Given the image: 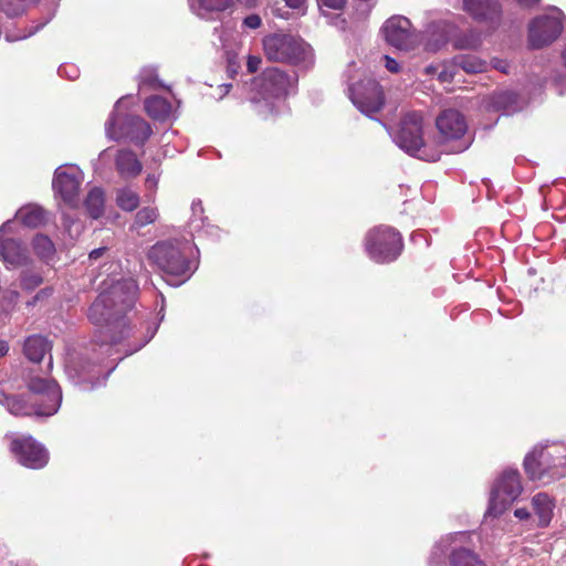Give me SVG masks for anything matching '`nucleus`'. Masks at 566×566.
I'll return each mask as SVG.
<instances>
[{
    "label": "nucleus",
    "mask_w": 566,
    "mask_h": 566,
    "mask_svg": "<svg viewBox=\"0 0 566 566\" xmlns=\"http://www.w3.org/2000/svg\"><path fill=\"white\" fill-rule=\"evenodd\" d=\"M559 19L541 15L532 20L528 27V44L532 49H542L553 43L562 33Z\"/></svg>",
    "instance_id": "nucleus-12"
},
{
    "label": "nucleus",
    "mask_w": 566,
    "mask_h": 566,
    "mask_svg": "<svg viewBox=\"0 0 566 566\" xmlns=\"http://www.w3.org/2000/svg\"><path fill=\"white\" fill-rule=\"evenodd\" d=\"M43 283V277L39 273L23 272L20 285L23 290L32 291Z\"/></svg>",
    "instance_id": "nucleus-32"
},
{
    "label": "nucleus",
    "mask_w": 566,
    "mask_h": 566,
    "mask_svg": "<svg viewBox=\"0 0 566 566\" xmlns=\"http://www.w3.org/2000/svg\"><path fill=\"white\" fill-rule=\"evenodd\" d=\"M382 31L386 41L397 49H408L412 42L411 22L405 17H391L388 19Z\"/></svg>",
    "instance_id": "nucleus-16"
},
{
    "label": "nucleus",
    "mask_w": 566,
    "mask_h": 566,
    "mask_svg": "<svg viewBox=\"0 0 566 566\" xmlns=\"http://www.w3.org/2000/svg\"><path fill=\"white\" fill-rule=\"evenodd\" d=\"M138 284L134 279L120 280L102 292L88 308V319L98 329L94 340L98 345H114L129 336L125 316L134 307Z\"/></svg>",
    "instance_id": "nucleus-1"
},
{
    "label": "nucleus",
    "mask_w": 566,
    "mask_h": 566,
    "mask_svg": "<svg viewBox=\"0 0 566 566\" xmlns=\"http://www.w3.org/2000/svg\"><path fill=\"white\" fill-rule=\"evenodd\" d=\"M436 126L439 132L440 143L459 140L468 129L463 114L453 108L442 111L436 119Z\"/></svg>",
    "instance_id": "nucleus-14"
},
{
    "label": "nucleus",
    "mask_w": 566,
    "mask_h": 566,
    "mask_svg": "<svg viewBox=\"0 0 566 566\" xmlns=\"http://www.w3.org/2000/svg\"><path fill=\"white\" fill-rule=\"evenodd\" d=\"M458 74V69L454 65V60L450 65L443 64L442 69L438 72V80L442 83H450Z\"/></svg>",
    "instance_id": "nucleus-34"
},
{
    "label": "nucleus",
    "mask_w": 566,
    "mask_h": 566,
    "mask_svg": "<svg viewBox=\"0 0 566 566\" xmlns=\"http://www.w3.org/2000/svg\"><path fill=\"white\" fill-rule=\"evenodd\" d=\"M262 46L268 61L290 65L304 62L311 49L302 36L289 32H274L265 35Z\"/></svg>",
    "instance_id": "nucleus-3"
},
{
    "label": "nucleus",
    "mask_w": 566,
    "mask_h": 566,
    "mask_svg": "<svg viewBox=\"0 0 566 566\" xmlns=\"http://www.w3.org/2000/svg\"><path fill=\"white\" fill-rule=\"evenodd\" d=\"M350 99L364 114L378 113L385 104L382 87L375 80H363L349 88Z\"/></svg>",
    "instance_id": "nucleus-10"
},
{
    "label": "nucleus",
    "mask_w": 566,
    "mask_h": 566,
    "mask_svg": "<svg viewBox=\"0 0 566 566\" xmlns=\"http://www.w3.org/2000/svg\"><path fill=\"white\" fill-rule=\"evenodd\" d=\"M53 188L70 207L78 203L80 181L66 171H56L53 179Z\"/></svg>",
    "instance_id": "nucleus-17"
},
{
    "label": "nucleus",
    "mask_w": 566,
    "mask_h": 566,
    "mask_svg": "<svg viewBox=\"0 0 566 566\" xmlns=\"http://www.w3.org/2000/svg\"><path fill=\"white\" fill-rule=\"evenodd\" d=\"M424 72L429 75H433V74H438L439 72V66H436V65H428L426 69H424Z\"/></svg>",
    "instance_id": "nucleus-46"
},
{
    "label": "nucleus",
    "mask_w": 566,
    "mask_h": 566,
    "mask_svg": "<svg viewBox=\"0 0 566 566\" xmlns=\"http://www.w3.org/2000/svg\"><path fill=\"white\" fill-rule=\"evenodd\" d=\"M106 248L94 249L93 251L90 252L88 258L90 260H97L104 254Z\"/></svg>",
    "instance_id": "nucleus-43"
},
{
    "label": "nucleus",
    "mask_w": 566,
    "mask_h": 566,
    "mask_svg": "<svg viewBox=\"0 0 566 566\" xmlns=\"http://www.w3.org/2000/svg\"><path fill=\"white\" fill-rule=\"evenodd\" d=\"M9 352V345L4 340H0V357L6 356Z\"/></svg>",
    "instance_id": "nucleus-45"
},
{
    "label": "nucleus",
    "mask_w": 566,
    "mask_h": 566,
    "mask_svg": "<svg viewBox=\"0 0 566 566\" xmlns=\"http://www.w3.org/2000/svg\"><path fill=\"white\" fill-rule=\"evenodd\" d=\"M18 217L29 228H38L46 220L45 210L38 206H28L20 209Z\"/></svg>",
    "instance_id": "nucleus-28"
},
{
    "label": "nucleus",
    "mask_w": 566,
    "mask_h": 566,
    "mask_svg": "<svg viewBox=\"0 0 566 566\" xmlns=\"http://www.w3.org/2000/svg\"><path fill=\"white\" fill-rule=\"evenodd\" d=\"M523 491L517 470L506 469L499 476L490 497L488 514L499 516L504 513Z\"/></svg>",
    "instance_id": "nucleus-7"
},
{
    "label": "nucleus",
    "mask_w": 566,
    "mask_h": 566,
    "mask_svg": "<svg viewBox=\"0 0 566 566\" xmlns=\"http://www.w3.org/2000/svg\"><path fill=\"white\" fill-rule=\"evenodd\" d=\"M105 132L109 139L119 142L129 139L135 145H145L153 134L151 126L143 117L112 112Z\"/></svg>",
    "instance_id": "nucleus-5"
},
{
    "label": "nucleus",
    "mask_w": 566,
    "mask_h": 566,
    "mask_svg": "<svg viewBox=\"0 0 566 566\" xmlns=\"http://www.w3.org/2000/svg\"><path fill=\"white\" fill-rule=\"evenodd\" d=\"M384 59H385V66L389 72H391V73L399 72L400 66H399V63L395 59L390 57L389 55H385Z\"/></svg>",
    "instance_id": "nucleus-39"
},
{
    "label": "nucleus",
    "mask_w": 566,
    "mask_h": 566,
    "mask_svg": "<svg viewBox=\"0 0 566 566\" xmlns=\"http://www.w3.org/2000/svg\"><path fill=\"white\" fill-rule=\"evenodd\" d=\"M104 202L103 190L101 188H93L84 200V207L91 218L98 219L104 212Z\"/></svg>",
    "instance_id": "nucleus-27"
},
{
    "label": "nucleus",
    "mask_w": 566,
    "mask_h": 566,
    "mask_svg": "<svg viewBox=\"0 0 566 566\" xmlns=\"http://www.w3.org/2000/svg\"><path fill=\"white\" fill-rule=\"evenodd\" d=\"M159 178L155 175H148L145 180V187L150 192L146 195L148 201H155V192L158 188Z\"/></svg>",
    "instance_id": "nucleus-35"
},
{
    "label": "nucleus",
    "mask_w": 566,
    "mask_h": 566,
    "mask_svg": "<svg viewBox=\"0 0 566 566\" xmlns=\"http://www.w3.org/2000/svg\"><path fill=\"white\" fill-rule=\"evenodd\" d=\"M262 60L258 55H249L247 60V71L251 74L259 71Z\"/></svg>",
    "instance_id": "nucleus-38"
},
{
    "label": "nucleus",
    "mask_w": 566,
    "mask_h": 566,
    "mask_svg": "<svg viewBox=\"0 0 566 566\" xmlns=\"http://www.w3.org/2000/svg\"><path fill=\"white\" fill-rule=\"evenodd\" d=\"M0 256L3 262L13 268L28 265L30 256L19 240L4 239L0 242Z\"/></svg>",
    "instance_id": "nucleus-18"
},
{
    "label": "nucleus",
    "mask_w": 566,
    "mask_h": 566,
    "mask_svg": "<svg viewBox=\"0 0 566 566\" xmlns=\"http://www.w3.org/2000/svg\"><path fill=\"white\" fill-rule=\"evenodd\" d=\"M145 111L149 117L156 120H166L171 112L170 103L158 95L145 99Z\"/></svg>",
    "instance_id": "nucleus-22"
},
{
    "label": "nucleus",
    "mask_w": 566,
    "mask_h": 566,
    "mask_svg": "<svg viewBox=\"0 0 566 566\" xmlns=\"http://www.w3.org/2000/svg\"><path fill=\"white\" fill-rule=\"evenodd\" d=\"M514 515L520 520H527L531 516L528 510L524 507L516 509Z\"/></svg>",
    "instance_id": "nucleus-42"
},
{
    "label": "nucleus",
    "mask_w": 566,
    "mask_h": 566,
    "mask_svg": "<svg viewBox=\"0 0 566 566\" xmlns=\"http://www.w3.org/2000/svg\"><path fill=\"white\" fill-rule=\"evenodd\" d=\"M395 140L410 155L421 151L424 147L423 117L419 112H409L401 117Z\"/></svg>",
    "instance_id": "nucleus-8"
},
{
    "label": "nucleus",
    "mask_w": 566,
    "mask_h": 566,
    "mask_svg": "<svg viewBox=\"0 0 566 566\" xmlns=\"http://www.w3.org/2000/svg\"><path fill=\"white\" fill-rule=\"evenodd\" d=\"M40 0H0V11L8 18L21 17Z\"/></svg>",
    "instance_id": "nucleus-29"
},
{
    "label": "nucleus",
    "mask_w": 566,
    "mask_h": 566,
    "mask_svg": "<svg viewBox=\"0 0 566 566\" xmlns=\"http://www.w3.org/2000/svg\"><path fill=\"white\" fill-rule=\"evenodd\" d=\"M448 559L449 566H486L474 552L468 548L453 549Z\"/></svg>",
    "instance_id": "nucleus-25"
},
{
    "label": "nucleus",
    "mask_w": 566,
    "mask_h": 566,
    "mask_svg": "<svg viewBox=\"0 0 566 566\" xmlns=\"http://www.w3.org/2000/svg\"><path fill=\"white\" fill-rule=\"evenodd\" d=\"M242 24L248 29L255 30L262 25V19L259 14L252 13L243 19Z\"/></svg>",
    "instance_id": "nucleus-37"
},
{
    "label": "nucleus",
    "mask_w": 566,
    "mask_h": 566,
    "mask_svg": "<svg viewBox=\"0 0 566 566\" xmlns=\"http://www.w3.org/2000/svg\"><path fill=\"white\" fill-rule=\"evenodd\" d=\"M518 96L511 91H501L492 94L490 107L497 112H514L517 107Z\"/></svg>",
    "instance_id": "nucleus-23"
},
{
    "label": "nucleus",
    "mask_w": 566,
    "mask_h": 566,
    "mask_svg": "<svg viewBox=\"0 0 566 566\" xmlns=\"http://www.w3.org/2000/svg\"><path fill=\"white\" fill-rule=\"evenodd\" d=\"M28 389L41 397V403L38 405L36 415L51 416L55 413L61 405V388L54 379H46L39 376L31 377L28 382Z\"/></svg>",
    "instance_id": "nucleus-11"
},
{
    "label": "nucleus",
    "mask_w": 566,
    "mask_h": 566,
    "mask_svg": "<svg viewBox=\"0 0 566 566\" xmlns=\"http://www.w3.org/2000/svg\"><path fill=\"white\" fill-rule=\"evenodd\" d=\"M365 250L376 263H390L401 254L403 240L395 228L377 226L366 233Z\"/></svg>",
    "instance_id": "nucleus-4"
},
{
    "label": "nucleus",
    "mask_w": 566,
    "mask_h": 566,
    "mask_svg": "<svg viewBox=\"0 0 566 566\" xmlns=\"http://www.w3.org/2000/svg\"><path fill=\"white\" fill-rule=\"evenodd\" d=\"M9 409H10V412L15 416L28 415V412H25L23 410V406L21 405V401L18 399H14L12 402H10Z\"/></svg>",
    "instance_id": "nucleus-40"
},
{
    "label": "nucleus",
    "mask_w": 566,
    "mask_h": 566,
    "mask_svg": "<svg viewBox=\"0 0 566 566\" xmlns=\"http://www.w3.org/2000/svg\"><path fill=\"white\" fill-rule=\"evenodd\" d=\"M159 217L158 209L155 207H144L135 214V226L138 228L154 223Z\"/></svg>",
    "instance_id": "nucleus-31"
},
{
    "label": "nucleus",
    "mask_w": 566,
    "mask_h": 566,
    "mask_svg": "<svg viewBox=\"0 0 566 566\" xmlns=\"http://www.w3.org/2000/svg\"><path fill=\"white\" fill-rule=\"evenodd\" d=\"M463 9L474 20L488 23L491 29L501 23L502 9L497 0H463Z\"/></svg>",
    "instance_id": "nucleus-15"
},
{
    "label": "nucleus",
    "mask_w": 566,
    "mask_h": 566,
    "mask_svg": "<svg viewBox=\"0 0 566 566\" xmlns=\"http://www.w3.org/2000/svg\"><path fill=\"white\" fill-rule=\"evenodd\" d=\"M32 248L36 256L43 262L49 263L55 255V245L45 234H36L32 239Z\"/></svg>",
    "instance_id": "nucleus-26"
},
{
    "label": "nucleus",
    "mask_w": 566,
    "mask_h": 566,
    "mask_svg": "<svg viewBox=\"0 0 566 566\" xmlns=\"http://www.w3.org/2000/svg\"><path fill=\"white\" fill-rule=\"evenodd\" d=\"M115 168L124 179H134L140 175L143 164L132 149H119L115 156Z\"/></svg>",
    "instance_id": "nucleus-19"
},
{
    "label": "nucleus",
    "mask_w": 566,
    "mask_h": 566,
    "mask_svg": "<svg viewBox=\"0 0 566 566\" xmlns=\"http://www.w3.org/2000/svg\"><path fill=\"white\" fill-rule=\"evenodd\" d=\"M296 82L295 73L290 74L275 66L268 67L252 82V90L259 96V98L256 96L252 97V101H270L285 97Z\"/></svg>",
    "instance_id": "nucleus-6"
},
{
    "label": "nucleus",
    "mask_w": 566,
    "mask_h": 566,
    "mask_svg": "<svg viewBox=\"0 0 566 566\" xmlns=\"http://www.w3.org/2000/svg\"><path fill=\"white\" fill-rule=\"evenodd\" d=\"M199 3L207 11H224L233 6V0H199Z\"/></svg>",
    "instance_id": "nucleus-33"
},
{
    "label": "nucleus",
    "mask_w": 566,
    "mask_h": 566,
    "mask_svg": "<svg viewBox=\"0 0 566 566\" xmlns=\"http://www.w3.org/2000/svg\"><path fill=\"white\" fill-rule=\"evenodd\" d=\"M534 513L538 517V526L546 527L553 517V510L555 503L553 499L546 493H537L532 499Z\"/></svg>",
    "instance_id": "nucleus-20"
},
{
    "label": "nucleus",
    "mask_w": 566,
    "mask_h": 566,
    "mask_svg": "<svg viewBox=\"0 0 566 566\" xmlns=\"http://www.w3.org/2000/svg\"><path fill=\"white\" fill-rule=\"evenodd\" d=\"M10 451L20 464L30 469H42L49 462L48 451L31 436L12 438L10 442Z\"/></svg>",
    "instance_id": "nucleus-9"
},
{
    "label": "nucleus",
    "mask_w": 566,
    "mask_h": 566,
    "mask_svg": "<svg viewBox=\"0 0 566 566\" xmlns=\"http://www.w3.org/2000/svg\"><path fill=\"white\" fill-rule=\"evenodd\" d=\"M286 6L292 9H303L305 7L306 0H284Z\"/></svg>",
    "instance_id": "nucleus-41"
},
{
    "label": "nucleus",
    "mask_w": 566,
    "mask_h": 566,
    "mask_svg": "<svg viewBox=\"0 0 566 566\" xmlns=\"http://www.w3.org/2000/svg\"><path fill=\"white\" fill-rule=\"evenodd\" d=\"M239 4L245 8H254L259 4L260 0H235Z\"/></svg>",
    "instance_id": "nucleus-44"
},
{
    "label": "nucleus",
    "mask_w": 566,
    "mask_h": 566,
    "mask_svg": "<svg viewBox=\"0 0 566 566\" xmlns=\"http://www.w3.org/2000/svg\"><path fill=\"white\" fill-rule=\"evenodd\" d=\"M318 8L324 12V8L340 11L346 6V0H316Z\"/></svg>",
    "instance_id": "nucleus-36"
},
{
    "label": "nucleus",
    "mask_w": 566,
    "mask_h": 566,
    "mask_svg": "<svg viewBox=\"0 0 566 566\" xmlns=\"http://www.w3.org/2000/svg\"><path fill=\"white\" fill-rule=\"evenodd\" d=\"M139 202V195L129 188L119 189L116 193V203L124 211H134L138 208Z\"/></svg>",
    "instance_id": "nucleus-30"
},
{
    "label": "nucleus",
    "mask_w": 566,
    "mask_h": 566,
    "mask_svg": "<svg viewBox=\"0 0 566 566\" xmlns=\"http://www.w3.org/2000/svg\"><path fill=\"white\" fill-rule=\"evenodd\" d=\"M51 350L50 342L40 335H33L25 339L23 352L29 360L40 363L44 355Z\"/></svg>",
    "instance_id": "nucleus-21"
},
{
    "label": "nucleus",
    "mask_w": 566,
    "mask_h": 566,
    "mask_svg": "<svg viewBox=\"0 0 566 566\" xmlns=\"http://www.w3.org/2000/svg\"><path fill=\"white\" fill-rule=\"evenodd\" d=\"M526 6H533L539 2V0H521Z\"/></svg>",
    "instance_id": "nucleus-47"
},
{
    "label": "nucleus",
    "mask_w": 566,
    "mask_h": 566,
    "mask_svg": "<svg viewBox=\"0 0 566 566\" xmlns=\"http://www.w3.org/2000/svg\"><path fill=\"white\" fill-rule=\"evenodd\" d=\"M457 69L464 71L468 74H476L485 72L488 63L472 54H461L453 57Z\"/></svg>",
    "instance_id": "nucleus-24"
},
{
    "label": "nucleus",
    "mask_w": 566,
    "mask_h": 566,
    "mask_svg": "<svg viewBox=\"0 0 566 566\" xmlns=\"http://www.w3.org/2000/svg\"><path fill=\"white\" fill-rule=\"evenodd\" d=\"M191 252L188 242L160 241L150 248L148 259L166 275L185 281L192 273Z\"/></svg>",
    "instance_id": "nucleus-2"
},
{
    "label": "nucleus",
    "mask_w": 566,
    "mask_h": 566,
    "mask_svg": "<svg viewBox=\"0 0 566 566\" xmlns=\"http://www.w3.org/2000/svg\"><path fill=\"white\" fill-rule=\"evenodd\" d=\"M523 467L532 481H549L555 476L556 464L546 447H536L527 453Z\"/></svg>",
    "instance_id": "nucleus-13"
}]
</instances>
